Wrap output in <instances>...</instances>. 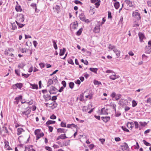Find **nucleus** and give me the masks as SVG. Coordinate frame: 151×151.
I'll use <instances>...</instances> for the list:
<instances>
[{
	"mask_svg": "<svg viewBox=\"0 0 151 151\" xmlns=\"http://www.w3.org/2000/svg\"><path fill=\"white\" fill-rule=\"evenodd\" d=\"M70 141L69 140H67L66 141H64L63 142V144H62L61 147H63V146H67L69 145Z\"/></svg>",
	"mask_w": 151,
	"mask_h": 151,
	"instance_id": "dca6fc26",
	"label": "nucleus"
},
{
	"mask_svg": "<svg viewBox=\"0 0 151 151\" xmlns=\"http://www.w3.org/2000/svg\"><path fill=\"white\" fill-rule=\"evenodd\" d=\"M67 138L68 137L66 136L65 134H62L58 137L56 138V140H58L60 139H64Z\"/></svg>",
	"mask_w": 151,
	"mask_h": 151,
	"instance_id": "6e6552de",
	"label": "nucleus"
},
{
	"mask_svg": "<svg viewBox=\"0 0 151 151\" xmlns=\"http://www.w3.org/2000/svg\"><path fill=\"white\" fill-rule=\"evenodd\" d=\"M58 90L57 88L53 86H52L50 88V89L49 91L50 93V94H55L56 93H52V91H57Z\"/></svg>",
	"mask_w": 151,
	"mask_h": 151,
	"instance_id": "0eeeda50",
	"label": "nucleus"
},
{
	"mask_svg": "<svg viewBox=\"0 0 151 151\" xmlns=\"http://www.w3.org/2000/svg\"><path fill=\"white\" fill-rule=\"evenodd\" d=\"M95 12V9H91L89 11L92 14H93Z\"/></svg>",
	"mask_w": 151,
	"mask_h": 151,
	"instance_id": "338daca9",
	"label": "nucleus"
},
{
	"mask_svg": "<svg viewBox=\"0 0 151 151\" xmlns=\"http://www.w3.org/2000/svg\"><path fill=\"white\" fill-rule=\"evenodd\" d=\"M109 49L111 50H113L115 49L116 48L115 47L114 45H112L111 44H109L108 47Z\"/></svg>",
	"mask_w": 151,
	"mask_h": 151,
	"instance_id": "a19ab883",
	"label": "nucleus"
},
{
	"mask_svg": "<svg viewBox=\"0 0 151 151\" xmlns=\"http://www.w3.org/2000/svg\"><path fill=\"white\" fill-rule=\"evenodd\" d=\"M25 65V64L23 63H21L19 64L18 65V68H21L22 69Z\"/></svg>",
	"mask_w": 151,
	"mask_h": 151,
	"instance_id": "c756f323",
	"label": "nucleus"
},
{
	"mask_svg": "<svg viewBox=\"0 0 151 151\" xmlns=\"http://www.w3.org/2000/svg\"><path fill=\"white\" fill-rule=\"evenodd\" d=\"M134 125V124L132 122H128L127 124V126L129 128H132Z\"/></svg>",
	"mask_w": 151,
	"mask_h": 151,
	"instance_id": "aec40b11",
	"label": "nucleus"
},
{
	"mask_svg": "<svg viewBox=\"0 0 151 151\" xmlns=\"http://www.w3.org/2000/svg\"><path fill=\"white\" fill-rule=\"evenodd\" d=\"M134 124L135 125V127L136 128H138L139 127V124L138 122L135 121L134 122Z\"/></svg>",
	"mask_w": 151,
	"mask_h": 151,
	"instance_id": "0e129e2a",
	"label": "nucleus"
},
{
	"mask_svg": "<svg viewBox=\"0 0 151 151\" xmlns=\"http://www.w3.org/2000/svg\"><path fill=\"white\" fill-rule=\"evenodd\" d=\"M107 109L105 108H103L101 110V113L103 114H108L107 112Z\"/></svg>",
	"mask_w": 151,
	"mask_h": 151,
	"instance_id": "a211bd4d",
	"label": "nucleus"
},
{
	"mask_svg": "<svg viewBox=\"0 0 151 151\" xmlns=\"http://www.w3.org/2000/svg\"><path fill=\"white\" fill-rule=\"evenodd\" d=\"M137 105V103L135 100H133L132 101V106L133 107Z\"/></svg>",
	"mask_w": 151,
	"mask_h": 151,
	"instance_id": "3c124183",
	"label": "nucleus"
},
{
	"mask_svg": "<svg viewBox=\"0 0 151 151\" xmlns=\"http://www.w3.org/2000/svg\"><path fill=\"white\" fill-rule=\"evenodd\" d=\"M22 104H24V103H26L27 104H28V105H31L33 103V101H30L29 102H26L25 101L24 102V101H22Z\"/></svg>",
	"mask_w": 151,
	"mask_h": 151,
	"instance_id": "37998d69",
	"label": "nucleus"
},
{
	"mask_svg": "<svg viewBox=\"0 0 151 151\" xmlns=\"http://www.w3.org/2000/svg\"><path fill=\"white\" fill-rule=\"evenodd\" d=\"M80 19L82 21H85V17L83 13H81L80 14L79 16Z\"/></svg>",
	"mask_w": 151,
	"mask_h": 151,
	"instance_id": "6ab92c4d",
	"label": "nucleus"
},
{
	"mask_svg": "<svg viewBox=\"0 0 151 151\" xmlns=\"http://www.w3.org/2000/svg\"><path fill=\"white\" fill-rule=\"evenodd\" d=\"M40 131L41 130L40 129H37L35 130V135L37 136L40 133Z\"/></svg>",
	"mask_w": 151,
	"mask_h": 151,
	"instance_id": "e433bc0d",
	"label": "nucleus"
},
{
	"mask_svg": "<svg viewBox=\"0 0 151 151\" xmlns=\"http://www.w3.org/2000/svg\"><path fill=\"white\" fill-rule=\"evenodd\" d=\"M78 24L77 22H74L72 26L73 29H76L78 27Z\"/></svg>",
	"mask_w": 151,
	"mask_h": 151,
	"instance_id": "bb28decb",
	"label": "nucleus"
},
{
	"mask_svg": "<svg viewBox=\"0 0 151 151\" xmlns=\"http://www.w3.org/2000/svg\"><path fill=\"white\" fill-rule=\"evenodd\" d=\"M31 112V110L29 108H27V110L26 111H21V114L22 116L25 115H27L29 114Z\"/></svg>",
	"mask_w": 151,
	"mask_h": 151,
	"instance_id": "20e7f679",
	"label": "nucleus"
},
{
	"mask_svg": "<svg viewBox=\"0 0 151 151\" xmlns=\"http://www.w3.org/2000/svg\"><path fill=\"white\" fill-rule=\"evenodd\" d=\"M22 76H24L25 78H27L29 76L30 74L28 73L27 74H25L22 73Z\"/></svg>",
	"mask_w": 151,
	"mask_h": 151,
	"instance_id": "8fccbe9b",
	"label": "nucleus"
},
{
	"mask_svg": "<svg viewBox=\"0 0 151 151\" xmlns=\"http://www.w3.org/2000/svg\"><path fill=\"white\" fill-rule=\"evenodd\" d=\"M101 119L104 122L106 123L109 120L110 117L109 116L102 117Z\"/></svg>",
	"mask_w": 151,
	"mask_h": 151,
	"instance_id": "2eb2a0df",
	"label": "nucleus"
},
{
	"mask_svg": "<svg viewBox=\"0 0 151 151\" xmlns=\"http://www.w3.org/2000/svg\"><path fill=\"white\" fill-rule=\"evenodd\" d=\"M57 132L60 133H65L66 132L65 130L64 129L59 128L57 129Z\"/></svg>",
	"mask_w": 151,
	"mask_h": 151,
	"instance_id": "393cba45",
	"label": "nucleus"
},
{
	"mask_svg": "<svg viewBox=\"0 0 151 151\" xmlns=\"http://www.w3.org/2000/svg\"><path fill=\"white\" fill-rule=\"evenodd\" d=\"M55 9L57 11V13H58V12L60 11V8L59 6L56 5L55 7Z\"/></svg>",
	"mask_w": 151,
	"mask_h": 151,
	"instance_id": "09e8293b",
	"label": "nucleus"
},
{
	"mask_svg": "<svg viewBox=\"0 0 151 151\" xmlns=\"http://www.w3.org/2000/svg\"><path fill=\"white\" fill-rule=\"evenodd\" d=\"M127 103V102L126 100H125L122 99H121L119 103V104L122 106H124Z\"/></svg>",
	"mask_w": 151,
	"mask_h": 151,
	"instance_id": "f03ea898",
	"label": "nucleus"
},
{
	"mask_svg": "<svg viewBox=\"0 0 151 151\" xmlns=\"http://www.w3.org/2000/svg\"><path fill=\"white\" fill-rule=\"evenodd\" d=\"M110 105L113 107V109L116 112V104L114 103H111L110 104Z\"/></svg>",
	"mask_w": 151,
	"mask_h": 151,
	"instance_id": "4c0bfd02",
	"label": "nucleus"
},
{
	"mask_svg": "<svg viewBox=\"0 0 151 151\" xmlns=\"http://www.w3.org/2000/svg\"><path fill=\"white\" fill-rule=\"evenodd\" d=\"M124 2L127 5L130 7H132L133 6L132 4V2L129 0H125Z\"/></svg>",
	"mask_w": 151,
	"mask_h": 151,
	"instance_id": "ddd939ff",
	"label": "nucleus"
},
{
	"mask_svg": "<svg viewBox=\"0 0 151 151\" xmlns=\"http://www.w3.org/2000/svg\"><path fill=\"white\" fill-rule=\"evenodd\" d=\"M132 16L138 19H141L140 14L136 12H133Z\"/></svg>",
	"mask_w": 151,
	"mask_h": 151,
	"instance_id": "7ed1b4c3",
	"label": "nucleus"
},
{
	"mask_svg": "<svg viewBox=\"0 0 151 151\" xmlns=\"http://www.w3.org/2000/svg\"><path fill=\"white\" fill-rule=\"evenodd\" d=\"M121 95L120 94H118L116 95L115 97V99L116 100H118L121 97Z\"/></svg>",
	"mask_w": 151,
	"mask_h": 151,
	"instance_id": "a18cd8bd",
	"label": "nucleus"
},
{
	"mask_svg": "<svg viewBox=\"0 0 151 151\" xmlns=\"http://www.w3.org/2000/svg\"><path fill=\"white\" fill-rule=\"evenodd\" d=\"M53 83V80L50 79L48 80L47 84H48L47 85V86H49V85L52 84Z\"/></svg>",
	"mask_w": 151,
	"mask_h": 151,
	"instance_id": "ea45409f",
	"label": "nucleus"
},
{
	"mask_svg": "<svg viewBox=\"0 0 151 151\" xmlns=\"http://www.w3.org/2000/svg\"><path fill=\"white\" fill-rule=\"evenodd\" d=\"M139 124L142 126H145L147 124V123L145 122H139Z\"/></svg>",
	"mask_w": 151,
	"mask_h": 151,
	"instance_id": "864d4df0",
	"label": "nucleus"
},
{
	"mask_svg": "<svg viewBox=\"0 0 151 151\" xmlns=\"http://www.w3.org/2000/svg\"><path fill=\"white\" fill-rule=\"evenodd\" d=\"M44 133L42 132L40 134H39L36 136V139L37 140H38L39 138H40L41 137H43L44 136Z\"/></svg>",
	"mask_w": 151,
	"mask_h": 151,
	"instance_id": "a878e982",
	"label": "nucleus"
},
{
	"mask_svg": "<svg viewBox=\"0 0 151 151\" xmlns=\"http://www.w3.org/2000/svg\"><path fill=\"white\" fill-rule=\"evenodd\" d=\"M94 83L95 85H100L101 84V83L99 81H98L96 80H94L93 82Z\"/></svg>",
	"mask_w": 151,
	"mask_h": 151,
	"instance_id": "49530a36",
	"label": "nucleus"
},
{
	"mask_svg": "<svg viewBox=\"0 0 151 151\" xmlns=\"http://www.w3.org/2000/svg\"><path fill=\"white\" fill-rule=\"evenodd\" d=\"M15 9L17 11L21 12L22 11V9L20 6H16Z\"/></svg>",
	"mask_w": 151,
	"mask_h": 151,
	"instance_id": "473e14b6",
	"label": "nucleus"
},
{
	"mask_svg": "<svg viewBox=\"0 0 151 151\" xmlns=\"http://www.w3.org/2000/svg\"><path fill=\"white\" fill-rule=\"evenodd\" d=\"M145 53L150 54L151 53V47L150 46H146L145 49Z\"/></svg>",
	"mask_w": 151,
	"mask_h": 151,
	"instance_id": "423d86ee",
	"label": "nucleus"
},
{
	"mask_svg": "<svg viewBox=\"0 0 151 151\" xmlns=\"http://www.w3.org/2000/svg\"><path fill=\"white\" fill-rule=\"evenodd\" d=\"M119 2L118 1L115 2L114 4V6L115 7V8L116 9H118V8L119 7Z\"/></svg>",
	"mask_w": 151,
	"mask_h": 151,
	"instance_id": "2f4dec72",
	"label": "nucleus"
},
{
	"mask_svg": "<svg viewBox=\"0 0 151 151\" xmlns=\"http://www.w3.org/2000/svg\"><path fill=\"white\" fill-rule=\"evenodd\" d=\"M55 121H52V120H48L47 121L46 123V124L47 125L52 124H54L55 123Z\"/></svg>",
	"mask_w": 151,
	"mask_h": 151,
	"instance_id": "cd10ccee",
	"label": "nucleus"
},
{
	"mask_svg": "<svg viewBox=\"0 0 151 151\" xmlns=\"http://www.w3.org/2000/svg\"><path fill=\"white\" fill-rule=\"evenodd\" d=\"M22 99V96L21 95H20L19 96L16 97L15 99V101H14V103L16 104H18L19 100L21 99Z\"/></svg>",
	"mask_w": 151,
	"mask_h": 151,
	"instance_id": "4468645a",
	"label": "nucleus"
},
{
	"mask_svg": "<svg viewBox=\"0 0 151 151\" xmlns=\"http://www.w3.org/2000/svg\"><path fill=\"white\" fill-rule=\"evenodd\" d=\"M88 109V107L87 106H84L83 107L82 110L83 111L87 112Z\"/></svg>",
	"mask_w": 151,
	"mask_h": 151,
	"instance_id": "58836bf2",
	"label": "nucleus"
},
{
	"mask_svg": "<svg viewBox=\"0 0 151 151\" xmlns=\"http://www.w3.org/2000/svg\"><path fill=\"white\" fill-rule=\"evenodd\" d=\"M89 70L93 72L96 73H97V72L98 70V69L96 68H89Z\"/></svg>",
	"mask_w": 151,
	"mask_h": 151,
	"instance_id": "b1692460",
	"label": "nucleus"
},
{
	"mask_svg": "<svg viewBox=\"0 0 151 151\" xmlns=\"http://www.w3.org/2000/svg\"><path fill=\"white\" fill-rule=\"evenodd\" d=\"M94 31L96 33H98L99 31V27L98 26L95 27Z\"/></svg>",
	"mask_w": 151,
	"mask_h": 151,
	"instance_id": "c9c22d12",
	"label": "nucleus"
},
{
	"mask_svg": "<svg viewBox=\"0 0 151 151\" xmlns=\"http://www.w3.org/2000/svg\"><path fill=\"white\" fill-rule=\"evenodd\" d=\"M17 18L19 19V21L21 22H23L24 19V15L22 14H20L17 17Z\"/></svg>",
	"mask_w": 151,
	"mask_h": 151,
	"instance_id": "9b49d317",
	"label": "nucleus"
},
{
	"mask_svg": "<svg viewBox=\"0 0 151 151\" xmlns=\"http://www.w3.org/2000/svg\"><path fill=\"white\" fill-rule=\"evenodd\" d=\"M100 0H99V1L98 2H96V3H95V4L96 5V8H98L100 4Z\"/></svg>",
	"mask_w": 151,
	"mask_h": 151,
	"instance_id": "4d7b16f0",
	"label": "nucleus"
},
{
	"mask_svg": "<svg viewBox=\"0 0 151 151\" xmlns=\"http://www.w3.org/2000/svg\"><path fill=\"white\" fill-rule=\"evenodd\" d=\"M74 2L76 4H82V3L81 1L78 0H75Z\"/></svg>",
	"mask_w": 151,
	"mask_h": 151,
	"instance_id": "69168bd1",
	"label": "nucleus"
},
{
	"mask_svg": "<svg viewBox=\"0 0 151 151\" xmlns=\"http://www.w3.org/2000/svg\"><path fill=\"white\" fill-rule=\"evenodd\" d=\"M122 150H128L129 147L128 145L125 142L124 143V145L122 146Z\"/></svg>",
	"mask_w": 151,
	"mask_h": 151,
	"instance_id": "1a4fd4ad",
	"label": "nucleus"
},
{
	"mask_svg": "<svg viewBox=\"0 0 151 151\" xmlns=\"http://www.w3.org/2000/svg\"><path fill=\"white\" fill-rule=\"evenodd\" d=\"M50 118L52 119H56V117L54 114H53L51 116H50Z\"/></svg>",
	"mask_w": 151,
	"mask_h": 151,
	"instance_id": "13d9d810",
	"label": "nucleus"
},
{
	"mask_svg": "<svg viewBox=\"0 0 151 151\" xmlns=\"http://www.w3.org/2000/svg\"><path fill=\"white\" fill-rule=\"evenodd\" d=\"M85 97L86 98H88L89 99H90L92 98V95L91 94L88 95L86 96Z\"/></svg>",
	"mask_w": 151,
	"mask_h": 151,
	"instance_id": "6e6d98bb",
	"label": "nucleus"
},
{
	"mask_svg": "<svg viewBox=\"0 0 151 151\" xmlns=\"http://www.w3.org/2000/svg\"><path fill=\"white\" fill-rule=\"evenodd\" d=\"M39 65L41 68H44L45 66V64L42 63H40Z\"/></svg>",
	"mask_w": 151,
	"mask_h": 151,
	"instance_id": "bf43d9fd",
	"label": "nucleus"
},
{
	"mask_svg": "<svg viewBox=\"0 0 151 151\" xmlns=\"http://www.w3.org/2000/svg\"><path fill=\"white\" fill-rule=\"evenodd\" d=\"M31 86H32V88L33 89H37L38 88V86L37 84H32V83L30 84Z\"/></svg>",
	"mask_w": 151,
	"mask_h": 151,
	"instance_id": "4be33fe9",
	"label": "nucleus"
},
{
	"mask_svg": "<svg viewBox=\"0 0 151 151\" xmlns=\"http://www.w3.org/2000/svg\"><path fill=\"white\" fill-rule=\"evenodd\" d=\"M61 127H66V124L65 123L62 122L61 123Z\"/></svg>",
	"mask_w": 151,
	"mask_h": 151,
	"instance_id": "680f3d73",
	"label": "nucleus"
},
{
	"mask_svg": "<svg viewBox=\"0 0 151 151\" xmlns=\"http://www.w3.org/2000/svg\"><path fill=\"white\" fill-rule=\"evenodd\" d=\"M24 130L22 128H19L17 129V135H19L21 134L22 132H24Z\"/></svg>",
	"mask_w": 151,
	"mask_h": 151,
	"instance_id": "f3484780",
	"label": "nucleus"
},
{
	"mask_svg": "<svg viewBox=\"0 0 151 151\" xmlns=\"http://www.w3.org/2000/svg\"><path fill=\"white\" fill-rule=\"evenodd\" d=\"M53 80L56 83L58 82V81L57 80V77L56 76H54L53 77Z\"/></svg>",
	"mask_w": 151,
	"mask_h": 151,
	"instance_id": "052dcab7",
	"label": "nucleus"
},
{
	"mask_svg": "<svg viewBox=\"0 0 151 151\" xmlns=\"http://www.w3.org/2000/svg\"><path fill=\"white\" fill-rule=\"evenodd\" d=\"M15 22L18 26L20 28H22L25 25L24 24L20 23L19 22H18L17 21H16Z\"/></svg>",
	"mask_w": 151,
	"mask_h": 151,
	"instance_id": "72a5a7b5",
	"label": "nucleus"
},
{
	"mask_svg": "<svg viewBox=\"0 0 151 151\" xmlns=\"http://www.w3.org/2000/svg\"><path fill=\"white\" fill-rule=\"evenodd\" d=\"M68 63H69L71 64H72V65L74 64V63H73V61L71 59H70L69 60H68Z\"/></svg>",
	"mask_w": 151,
	"mask_h": 151,
	"instance_id": "774afa93",
	"label": "nucleus"
},
{
	"mask_svg": "<svg viewBox=\"0 0 151 151\" xmlns=\"http://www.w3.org/2000/svg\"><path fill=\"white\" fill-rule=\"evenodd\" d=\"M138 35L139 38L140 42H142L143 39L145 37L144 34L142 32H139L138 34Z\"/></svg>",
	"mask_w": 151,
	"mask_h": 151,
	"instance_id": "f8f14e48",
	"label": "nucleus"
},
{
	"mask_svg": "<svg viewBox=\"0 0 151 151\" xmlns=\"http://www.w3.org/2000/svg\"><path fill=\"white\" fill-rule=\"evenodd\" d=\"M45 149L47 150L48 151H52V149L51 147H49L46 146L45 147Z\"/></svg>",
	"mask_w": 151,
	"mask_h": 151,
	"instance_id": "e2e57ef3",
	"label": "nucleus"
},
{
	"mask_svg": "<svg viewBox=\"0 0 151 151\" xmlns=\"http://www.w3.org/2000/svg\"><path fill=\"white\" fill-rule=\"evenodd\" d=\"M122 129L125 131H126L127 132H129V130L124 126H122Z\"/></svg>",
	"mask_w": 151,
	"mask_h": 151,
	"instance_id": "5fc2aeb1",
	"label": "nucleus"
},
{
	"mask_svg": "<svg viewBox=\"0 0 151 151\" xmlns=\"http://www.w3.org/2000/svg\"><path fill=\"white\" fill-rule=\"evenodd\" d=\"M82 29H80L77 32L76 35H80L82 32Z\"/></svg>",
	"mask_w": 151,
	"mask_h": 151,
	"instance_id": "de8ad7c7",
	"label": "nucleus"
},
{
	"mask_svg": "<svg viewBox=\"0 0 151 151\" xmlns=\"http://www.w3.org/2000/svg\"><path fill=\"white\" fill-rule=\"evenodd\" d=\"M24 151H35V150L33 149H31L29 147H25Z\"/></svg>",
	"mask_w": 151,
	"mask_h": 151,
	"instance_id": "7c9ffc66",
	"label": "nucleus"
},
{
	"mask_svg": "<svg viewBox=\"0 0 151 151\" xmlns=\"http://www.w3.org/2000/svg\"><path fill=\"white\" fill-rule=\"evenodd\" d=\"M13 86H15L16 87V88H18L21 89L22 87V83H17L14 85H13Z\"/></svg>",
	"mask_w": 151,
	"mask_h": 151,
	"instance_id": "412c9836",
	"label": "nucleus"
},
{
	"mask_svg": "<svg viewBox=\"0 0 151 151\" xmlns=\"http://www.w3.org/2000/svg\"><path fill=\"white\" fill-rule=\"evenodd\" d=\"M0 132L1 134L4 135L6 133L8 132V130L6 127H2L0 128Z\"/></svg>",
	"mask_w": 151,
	"mask_h": 151,
	"instance_id": "f257e3e1",
	"label": "nucleus"
},
{
	"mask_svg": "<svg viewBox=\"0 0 151 151\" xmlns=\"http://www.w3.org/2000/svg\"><path fill=\"white\" fill-rule=\"evenodd\" d=\"M52 42L53 43V47L55 50H57L58 49L57 46L56 44V43L55 41L53 40Z\"/></svg>",
	"mask_w": 151,
	"mask_h": 151,
	"instance_id": "f704fd0d",
	"label": "nucleus"
},
{
	"mask_svg": "<svg viewBox=\"0 0 151 151\" xmlns=\"http://www.w3.org/2000/svg\"><path fill=\"white\" fill-rule=\"evenodd\" d=\"M143 143L147 146H151V144H150L149 143L147 142L145 140H144L143 141Z\"/></svg>",
	"mask_w": 151,
	"mask_h": 151,
	"instance_id": "79ce46f5",
	"label": "nucleus"
},
{
	"mask_svg": "<svg viewBox=\"0 0 151 151\" xmlns=\"http://www.w3.org/2000/svg\"><path fill=\"white\" fill-rule=\"evenodd\" d=\"M81 62L82 63H83L85 64L86 65H88V61L86 60L85 61L83 59H81Z\"/></svg>",
	"mask_w": 151,
	"mask_h": 151,
	"instance_id": "603ef678",
	"label": "nucleus"
},
{
	"mask_svg": "<svg viewBox=\"0 0 151 151\" xmlns=\"http://www.w3.org/2000/svg\"><path fill=\"white\" fill-rule=\"evenodd\" d=\"M74 85V83L73 82H70L69 83V87L71 89L73 88Z\"/></svg>",
	"mask_w": 151,
	"mask_h": 151,
	"instance_id": "c03bdc74",
	"label": "nucleus"
},
{
	"mask_svg": "<svg viewBox=\"0 0 151 151\" xmlns=\"http://www.w3.org/2000/svg\"><path fill=\"white\" fill-rule=\"evenodd\" d=\"M66 51V50L65 48H63V50L62 49H60V52L59 53V55L60 56H62L63 55L65 51Z\"/></svg>",
	"mask_w": 151,
	"mask_h": 151,
	"instance_id": "5701e85b",
	"label": "nucleus"
},
{
	"mask_svg": "<svg viewBox=\"0 0 151 151\" xmlns=\"http://www.w3.org/2000/svg\"><path fill=\"white\" fill-rule=\"evenodd\" d=\"M113 51L116 54L117 58H119L120 55V51L116 48L114 49L113 50Z\"/></svg>",
	"mask_w": 151,
	"mask_h": 151,
	"instance_id": "9d476101",
	"label": "nucleus"
},
{
	"mask_svg": "<svg viewBox=\"0 0 151 151\" xmlns=\"http://www.w3.org/2000/svg\"><path fill=\"white\" fill-rule=\"evenodd\" d=\"M49 105H52L53 106V109L56 107L57 106V104L55 101H53L52 103L50 104Z\"/></svg>",
	"mask_w": 151,
	"mask_h": 151,
	"instance_id": "c85d7f7f",
	"label": "nucleus"
},
{
	"mask_svg": "<svg viewBox=\"0 0 151 151\" xmlns=\"http://www.w3.org/2000/svg\"><path fill=\"white\" fill-rule=\"evenodd\" d=\"M112 75L110 76H109V78L112 80H114L118 78H119V75H116L115 73H113Z\"/></svg>",
	"mask_w": 151,
	"mask_h": 151,
	"instance_id": "39448f33",
	"label": "nucleus"
}]
</instances>
